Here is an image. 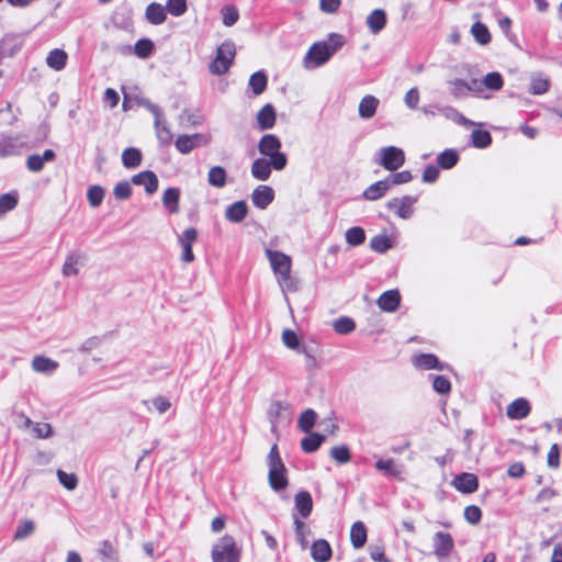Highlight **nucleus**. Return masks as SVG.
Returning a JSON list of instances; mask_svg holds the SVG:
<instances>
[{
    "mask_svg": "<svg viewBox=\"0 0 562 562\" xmlns=\"http://www.w3.org/2000/svg\"><path fill=\"white\" fill-rule=\"evenodd\" d=\"M481 82V87L485 86L491 90H499L503 87V78L499 72H488Z\"/></svg>",
    "mask_w": 562,
    "mask_h": 562,
    "instance_id": "nucleus-53",
    "label": "nucleus"
},
{
    "mask_svg": "<svg viewBox=\"0 0 562 562\" xmlns=\"http://www.w3.org/2000/svg\"><path fill=\"white\" fill-rule=\"evenodd\" d=\"M104 198V189L101 186L94 184L89 187L87 191V199L92 207L99 206Z\"/></svg>",
    "mask_w": 562,
    "mask_h": 562,
    "instance_id": "nucleus-48",
    "label": "nucleus"
},
{
    "mask_svg": "<svg viewBox=\"0 0 562 562\" xmlns=\"http://www.w3.org/2000/svg\"><path fill=\"white\" fill-rule=\"evenodd\" d=\"M166 11L173 16H182L188 11L187 0H167Z\"/></svg>",
    "mask_w": 562,
    "mask_h": 562,
    "instance_id": "nucleus-47",
    "label": "nucleus"
},
{
    "mask_svg": "<svg viewBox=\"0 0 562 562\" xmlns=\"http://www.w3.org/2000/svg\"><path fill=\"white\" fill-rule=\"evenodd\" d=\"M155 130H156V136L158 140L162 144H168L172 139V133L170 128L167 125V122L165 121L164 116L160 117L159 123H157V120H155Z\"/></svg>",
    "mask_w": 562,
    "mask_h": 562,
    "instance_id": "nucleus-43",
    "label": "nucleus"
},
{
    "mask_svg": "<svg viewBox=\"0 0 562 562\" xmlns=\"http://www.w3.org/2000/svg\"><path fill=\"white\" fill-rule=\"evenodd\" d=\"M138 104L148 110L154 115L155 120H157V123H159L160 117L164 116L162 110L159 105L153 103L149 99L146 98H142L138 101Z\"/></svg>",
    "mask_w": 562,
    "mask_h": 562,
    "instance_id": "nucleus-61",
    "label": "nucleus"
},
{
    "mask_svg": "<svg viewBox=\"0 0 562 562\" xmlns=\"http://www.w3.org/2000/svg\"><path fill=\"white\" fill-rule=\"evenodd\" d=\"M267 83L268 78L262 70L252 74L248 79V86L251 88L256 95L261 94L266 90Z\"/></svg>",
    "mask_w": 562,
    "mask_h": 562,
    "instance_id": "nucleus-33",
    "label": "nucleus"
},
{
    "mask_svg": "<svg viewBox=\"0 0 562 562\" xmlns=\"http://www.w3.org/2000/svg\"><path fill=\"white\" fill-rule=\"evenodd\" d=\"M342 45L344 37L335 33L327 41L314 43L304 57V67L312 69L324 65Z\"/></svg>",
    "mask_w": 562,
    "mask_h": 562,
    "instance_id": "nucleus-1",
    "label": "nucleus"
},
{
    "mask_svg": "<svg viewBox=\"0 0 562 562\" xmlns=\"http://www.w3.org/2000/svg\"><path fill=\"white\" fill-rule=\"evenodd\" d=\"M142 151L136 147H128L122 154V162L125 168L134 169L142 164Z\"/></svg>",
    "mask_w": 562,
    "mask_h": 562,
    "instance_id": "nucleus-30",
    "label": "nucleus"
},
{
    "mask_svg": "<svg viewBox=\"0 0 562 562\" xmlns=\"http://www.w3.org/2000/svg\"><path fill=\"white\" fill-rule=\"evenodd\" d=\"M98 554L101 557L103 562H116L119 558L116 548L109 540H103L100 542Z\"/></svg>",
    "mask_w": 562,
    "mask_h": 562,
    "instance_id": "nucleus-32",
    "label": "nucleus"
},
{
    "mask_svg": "<svg viewBox=\"0 0 562 562\" xmlns=\"http://www.w3.org/2000/svg\"><path fill=\"white\" fill-rule=\"evenodd\" d=\"M282 341L290 349H293V350L299 349V346H300L299 337L291 329L283 330V333H282Z\"/></svg>",
    "mask_w": 562,
    "mask_h": 562,
    "instance_id": "nucleus-64",
    "label": "nucleus"
},
{
    "mask_svg": "<svg viewBox=\"0 0 562 562\" xmlns=\"http://www.w3.org/2000/svg\"><path fill=\"white\" fill-rule=\"evenodd\" d=\"M452 483L458 491L467 494L475 492L479 487L476 475L468 472L457 475Z\"/></svg>",
    "mask_w": 562,
    "mask_h": 562,
    "instance_id": "nucleus-14",
    "label": "nucleus"
},
{
    "mask_svg": "<svg viewBox=\"0 0 562 562\" xmlns=\"http://www.w3.org/2000/svg\"><path fill=\"white\" fill-rule=\"evenodd\" d=\"M145 18L150 24L160 25L167 20L166 8L158 2H151L146 7Z\"/></svg>",
    "mask_w": 562,
    "mask_h": 562,
    "instance_id": "nucleus-17",
    "label": "nucleus"
},
{
    "mask_svg": "<svg viewBox=\"0 0 562 562\" xmlns=\"http://www.w3.org/2000/svg\"><path fill=\"white\" fill-rule=\"evenodd\" d=\"M316 418H317V415L313 409H311V408L305 409L301 414L299 422H297L300 429L304 432H310L311 429L313 428V426L315 425Z\"/></svg>",
    "mask_w": 562,
    "mask_h": 562,
    "instance_id": "nucleus-42",
    "label": "nucleus"
},
{
    "mask_svg": "<svg viewBox=\"0 0 562 562\" xmlns=\"http://www.w3.org/2000/svg\"><path fill=\"white\" fill-rule=\"evenodd\" d=\"M472 145L476 148H486L492 143V136L490 132L475 130L471 134Z\"/></svg>",
    "mask_w": 562,
    "mask_h": 562,
    "instance_id": "nucleus-46",
    "label": "nucleus"
},
{
    "mask_svg": "<svg viewBox=\"0 0 562 562\" xmlns=\"http://www.w3.org/2000/svg\"><path fill=\"white\" fill-rule=\"evenodd\" d=\"M331 554L330 544L326 540L319 539L312 544L311 555L316 562H327L330 560Z\"/></svg>",
    "mask_w": 562,
    "mask_h": 562,
    "instance_id": "nucleus-19",
    "label": "nucleus"
},
{
    "mask_svg": "<svg viewBox=\"0 0 562 562\" xmlns=\"http://www.w3.org/2000/svg\"><path fill=\"white\" fill-rule=\"evenodd\" d=\"M440 112L449 120L453 121L454 123L462 125L464 127H470L476 125L475 122L467 119L464 115H462L458 110L446 106L440 109Z\"/></svg>",
    "mask_w": 562,
    "mask_h": 562,
    "instance_id": "nucleus-36",
    "label": "nucleus"
},
{
    "mask_svg": "<svg viewBox=\"0 0 562 562\" xmlns=\"http://www.w3.org/2000/svg\"><path fill=\"white\" fill-rule=\"evenodd\" d=\"M350 541L356 549L362 548L367 542V528L363 522L356 521L350 529Z\"/></svg>",
    "mask_w": 562,
    "mask_h": 562,
    "instance_id": "nucleus-28",
    "label": "nucleus"
},
{
    "mask_svg": "<svg viewBox=\"0 0 562 562\" xmlns=\"http://www.w3.org/2000/svg\"><path fill=\"white\" fill-rule=\"evenodd\" d=\"M211 558L212 562H240L241 549L232 536L225 535L213 544Z\"/></svg>",
    "mask_w": 562,
    "mask_h": 562,
    "instance_id": "nucleus-4",
    "label": "nucleus"
},
{
    "mask_svg": "<svg viewBox=\"0 0 562 562\" xmlns=\"http://www.w3.org/2000/svg\"><path fill=\"white\" fill-rule=\"evenodd\" d=\"M272 168V159L258 158L251 165V173L256 179L266 181L269 179Z\"/></svg>",
    "mask_w": 562,
    "mask_h": 562,
    "instance_id": "nucleus-18",
    "label": "nucleus"
},
{
    "mask_svg": "<svg viewBox=\"0 0 562 562\" xmlns=\"http://www.w3.org/2000/svg\"><path fill=\"white\" fill-rule=\"evenodd\" d=\"M295 508L302 517L306 518L313 509V499L308 492L301 491L295 495Z\"/></svg>",
    "mask_w": 562,
    "mask_h": 562,
    "instance_id": "nucleus-26",
    "label": "nucleus"
},
{
    "mask_svg": "<svg viewBox=\"0 0 562 562\" xmlns=\"http://www.w3.org/2000/svg\"><path fill=\"white\" fill-rule=\"evenodd\" d=\"M281 142L273 134H266L261 137L258 149L261 155L272 159L273 169L282 170L288 164V158L284 153L280 151Z\"/></svg>",
    "mask_w": 562,
    "mask_h": 562,
    "instance_id": "nucleus-5",
    "label": "nucleus"
},
{
    "mask_svg": "<svg viewBox=\"0 0 562 562\" xmlns=\"http://www.w3.org/2000/svg\"><path fill=\"white\" fill-rule=\"evenodd\" d=\"M434 390L439 394H446L450 391V381L443 375H436L432 381Z\"/></svg>",
    "mask_w": 562,
    "mask_h": 562,
    "instance_id": "nucleus-63",
    "label": "nucleus"
},
{
    "mask_svg": "<svg viewBox=\"0 0 562 562\" xmlns=\"http://www.w3.org/2000/svg\"><path fill=\"white\" fill-rule=\"evenodd\" d=\"M175 146L181 154H189L193 148H195L192 139L187 134L179 135L176 139Z\"/></svg>",
    "mask_w": 562,
    "mask_h": 562,
    "instance_id": "nucleus-57",
    "label": "nucleus"
},
{
    "mask_svg": "<svg viewBox=\"0 0 562 562\" xmlns=\"http://www.w3.org/2000/svg\"><path fill=\"white\" fill-rule=\"evenodd\" d=\"M413 179L411 171L404 170L401 172L393 173L386 178L390 181V187L407 183Z\"/></svg>",
    "mask_w": 562,
    "mask_h": 562,
    "instance_id": "nucleus-60",
    "label": "nucleus"
},
{
    "mask_svg": "<svg viewBox=\"0 0 562 562\" xmlns=\"http://www.w3.org/2000/svg\"><path fill=\"white\" fill-rule=\"evenodd\" d=\"M85 257L77 252H71L66 257L63 266V274L66 277L78 274L76 266L81 262Z\"/></svg>",
    "mask_w": 562,
    "mask_h": 562,
    "instance_id": "nucleus-38",
    "label": "nucleus"
},
{
    "mask_svg": "<svg viewBox=\"0 0 562 562\" xmlns=\"http://www.w3.org/2000/svg\"><path fill=\"white\" fill-rule=\"evenodd\" d=\"M271 268L283 293L299 290V280L291 276V258L280 251L267 250Z\"/></svg>",
    "mask_w": 562,
    "mask_h": 562,
    "instance_id": "nucleus-2",
    "label": "nucleus"
},
{
    "mask_svg": "<svg viewBox=\"0 0 562 562\" xmlns=\"http://www.w3.org/2000/svg\"><path fill=\"white\" fill-rule=\"evenodd\" d=\"M35 526L32 520H24L16 527L13 539L19 541L27 538L34 532Z\"/></svg>",
    "mask_w": 562,
    "mask_h": 562,
    "instance_id": "nucleus-52",
    "label": "nucleus"
},
{
    "mask_svg": "<svg viewBox=\"0 0 562 562\" xmlns=\"http://www.w3.org/2000/svg\"><path fill=\"white\" fill-rule=\"evenodd\" d=\"M32 368L40 373L53 372L58 368V362L45 356H36L32 360Z\"/></svg>",
    "mask_w": 562,
    "mask_h": 562,
    "instance_id": "nucleus-31",
    "label": "nucleus"
},
{
    "mask_svg": "<svg viewBox=\"0 0 562 562\" xmlns=\"http://www.w3.org/2000/svg\"><path fill=\"white\" fill-rule=\"evenodd\" d=\"M226 171L221 166H214L209 170V184L215 188H223L226 184Z\"/></svg>",
    "mask_w": 562,
    "mask_h": 562,
    "instance_id": "nucleus-35",
    "label": "nucleus"
},
{
    "mask_svg": "<svg viewBox=\"0 0 562 562\" xmlns=\"http://www.w3.org/2000/svg\"><path fill=\"white\" fill-rule=\"evenodd\" d=\"M135 186H144L147 194H154L158 189V178L154 171L145 170L136 173L131 179Z\"/></svg>",
    "mask_w": 562,
    "mask_h": 562,
    "instance_id": "nucleus-11",
    "label": "nucleus"
},
{
    "mask_svg": "<svg viewBox=\"0 0 562 562\" xmlns=\"http://www.w3.org/2000/svg\"><path fill=\"white\" fill-rule=\"evenodd\" d=\"M330 457L338 463H347L350 460V452L347 446H336L331 448Z\"/></svg>",
    "mask_w": 562,
    "mask_h": 562,
    "instance_id": "nucleus-56",
    "label": "nucleus"
},
{
    "mask_svg": "<svg viewBox=\"0 0 562 562\" xmlns=\"http://www.w3.org/2000/svg\"><path fill=\"white\" fill-rule=\"evenodd\" d=\"M482 510L475 505H470L464 508V518L468 522L475 525L481 520Z\"/></svg>",
    "mask_w": 562,
    "mask_h": 562,
    "instance_id": "nucleus-62",
    "label": "nucleus"
},
{
    "mask_svg": "<svg viewBox=\"0 0 562 562\" xmlns=\"http://www.w3.org/2000/svg\"><path fill=\"white\" fill-rule=\"evenodd\" d=\"M366 24L372 34H379L386 24V13L382 9L373 10L368 16Z\"/></svg>",
    "mask_w": 562,
    "mask_h": 562,
    "instance_id": "nucleus-20",
    "label": "nucleus"
},
{
    "mask_svg": "<svg viewBox=\"0 0 562 562\" xmlns=\"http://www.w3.org/2000/svg\"><path fill=\"white\" fill-rule=\"evenodd\" d=\"M257 123L261 131L272 128L276 124V110L268 103L257 114Z\"/></svg>",
    "mask_w": 562,
    "mask_h": 562,
    "instance_id": "nucleus-21",
    "label": "nucleus"
},
{
    "mask_svg": "<svg viewBox=\"0 0 562 562\" xmlns=\"http://www.w3.org/2000/svg\"><path fill=\"white\" fill-rule=\"evenodd\" d=\"M225 217L232 223H239L246 217V200H239L231 204L225 212Z\"/></svg>",
    "mask_w": 562,
    "mask_h": 562,
    "instance_id": "nucleus-27",
    "label": "nucleus"
},
{
    "mask_svg": "<svg viewBox=\"0 0 562 562\" xmlns=\"http://www.w3.org/2000/svg\"><path fill=\"white\" fill-rule=\"evenodd\" d=\"M333 327L336 333L340 335H347L355 330L356 323L352 318L342 316L333 323Z\"/></svg>",
    "mask_w": 562,
    "mask_h": 562,
    "instance_id": "nucleus-44",
    "label": "nucleus"
},
{
    "mask_svg": "<svg viewBox=\"0 0 562 562\" xmlns=\"http://www.w3.org/2000/svg\"><path fill=\"white\" fill-rule=\"evenodd\" d=\"M401 302V294L398 290H389L380 295L376 301L378 306L389 313H393L397 310Z\"/></svg>",
    "mask_w": 562,
    "mask_h": 562,
    "instance_id": "nucleus-13",
    "label": "nucleus"
},
{
    "mask_svg": "<svg viewBox=\"0 0 562 562\" xmlns=\"http://www.w3.org/2000/svg\"><path fill=\"white\" fill-rule=\"evenodd\" d=\"M471 34L480 45H486L491 42V34L487 26L481 22H475L471 27Z\"/></svg>",
    "mask_w": 562,
    "mask_h": 562,
    "instance_id": "nucleus-39",
    "label": "nucleus"
},
{
    "mask_svg": "<svg viewBox=\"0 0 562 562\" xmlns=\"http://www.w3.org/2000/svg\"><path fill=\"white\" fill-rule=\"evenodd\" d=\"M550 81L542 76H535L531 78L529 91L532 94H542L548 91Z\"/></svg>",
    "mask_w": 562,
    "mask_h": 562,
    "instance_id": "nucleus-49",
    "label": "nucleus"
},
{
    "mask_svg": "<svg viewBox=\"0 0 562 562\" xmlns=\"http://www.w3.org/2000/svg\"><path fill=\"white\" fill-rule=\"evenodd\" d=\"M458 160V153L453 149H446L445 151L439 154L437 158V162L442 169H450L454 167Z\"/></svg>",
    "mask_w": 562,
    "mask_h": 562,
    "instance_id": "nucleus-40",
    "label": "nucleus"
},
{
    "mask_svg": "<svg viewBox=\"0 0 562 562\" xmlns=\"http://www.w3.org/2000/svg\"><path fill=\"white\" fill-rule=\"evenodd\" d=\"M390 188L391 187H390L389 180H386V179L380 180V181L371 184L370 187H368L366 189V191L363 192V196L367 200L374 201V200H378L381 196H383Z\"/></svg>",
    "mask_w": 562,
    "mask_h": 562,
    "instance_id": "nucleus-29",
    "label": "nucleus"
},
{
    "mask_svg": "<svg viewBox=\"0 0 562 562\" xmlns=\"http://www.w3.org/2000/svg\"><path fill=\"white\" fill-rule=\"evenodd\" d=\"M346 241L350 246H359L366 240V233L362 227L355 226L346 232Z\"/></svg>",
    "mask_w": 562,
    "mask_h": 562,
    "instance_id": "nucleus-45",
    "label": "nucleus"
},
{
    "mask_svg": "<svg viewBox=\"0 0 562 562\" xmlns=\"http://www.w3.org/2000/svg\"><path fill=\"white\" fill-rule=\"evenodd\" d=\"M180 190L171 187L165 190L162 194L164 206L172 214L179 212Z\"/></svg>",
    "mask_w": 562,
    "mask_h": 562,
    "instance_id": "nucleus-22",
    "label": "nucleus"
},
{
    "mask_svg": "<svg viewBox=\"0 0 562 562\" xmlns=\"http://www.w3.org/2000/svg\"><path fill=\"white\" fill-rule=\"evenodd\" d=\"M413 363L416 368L424 370L443 369V366L439 362L438 358L431 353H422L419 356H416L413 360Z\"/></svg>",
    "mask_w": 562,
    "mask_h": 562,
    "instance_id": "nucleus-24",
    "label": "nucleus"
},
{
    "mask_svg": "<svg viewBox=\"0 0 562 562\" xmlns=\"http://www.w3.org/2000/svg\"><path fill=\"white\" fill-rule=\"evenodd\" d=\"M113 194L117 200H127L132 195V187L128 181H120L113 189Z\"/></svg>",
    "mask_w": 562,
    "mask_h": 562,
    "instance_id": "nucleus-55",
    "label": "nucleus"
},
{
    "mask_svg": "<svg viewBox=\"0 0 562 562\" xmlns=\"http://www.w3.org/2000/svg\"><path fill=\"white\" fill-rule=\"evenodd\" d=\"M236 49L233 42L222 43L216 50L214 60L210 64V71L214 75H224L228 71L235 57Z\"/></svg>",
    "mask_w": 562,
    "mask_h": 562,
    "instance_id": "nucleus-6",
    "label": "nucleus"
},
{
    "mask_svg": "<svg viewBox=\"0 0 562 562\" xmlns=\"http://www.w3.org/2000/svg\"><path fill=\"white\" fill-rule=\"evenodd\" d=\"M268 467V480L270 487L276 492L285 490L289 485L286 468L280 458L277 445H273L270 449Z\"/></svg>",
    "mask_w": 562,
    "mask_h": 562,
    "instance_id": "nucleus-3",
    "label": "nucleus"
},
{
    "mask_svg": "<svg viewBox=\"0 0 562 562\" xmlns=\"http://www.w3.org/2000/svg\"><path fill=\"white\" fill-rule=\"evenodd\" d=\"M155 50L154 42L149 38H140L134 45V53L137 57L148 58Z\"/></svg>",
    "mask_w": 562,
    "mask_h": 562,
    "instance_id": "nucleus-37",
    "label": "nucleus"
},
{
    "mask_svg": "<svg viewBox=\"0 0 562 562\" xmlns=\"http://www.w3.org/2000/svg\"><path fill=\"white\" fill-rule=\"evenodd\" d=\"M273 200L274 190L269 186L260 184L251 193L252 204L260 210H266Z\"/></svg>",
    "mask_w": 562,
    "mask_h": 562,
    "instance_id": "nucleus-10",
    "label": "nucleus"
},
{
    "mask_svg": "<svg viewBox=\"0 0 562 562\" xmlns=\"http://www.w3.org/2000/svg\"><path fill=\"white\" fill-rule=\"evenodd\" d=\"M530 409L529 402L519 397L507 406L506 414L510 419H522L529 415Z\"/></svg>",
    "mask_w": 562,
    "mask_h": 562,
    "instance_id": "nucleus-16",
    "label": "nucleus"
},
{
    "mask_svg": "<svg viewBox=\"0 0 562 562\" xmlns=\"http://www.w3.org/2000/svg\"><path fill=\"white\" fill-rule=\"evenodd\" d=\"M57 477L59 483L68 491L75 490L78 485V477L75 473L57 470Z\"/></svg>",
    "mask_w": 562,
    "mask_h": 562,
    "instance_id": "nucleus-50",
    "label": "nucleus"
},
{
    "mask_svg": "<svg viewBox=\"0 0 562 562\" xmlns=\"http://www.w3.org/2000/svg\"><path fill=\"white\" fill-rule=\"evenodd\" d=\"M375 468L379 471H383L392 476L400 475L401 471L394 465V461L392 459L389 460H379L375 463Z\"/></svg>",
    "mask_w": 562,
    "mask_h": 562,
    "instance_id": "nucleus-59",
    "label": "nucleus"
},
{
    "mask_svg": "<svg viewBox=\"0 0 562 562\" xmlns=\"http://www.w3.org/2000/svg\"><path fill=\"white\" fill-rule=\"evenodd\" d=\"M378 155V164L389 171L397 170L405 162V154L403 149L396 146L382 147Z\"/></svg>",
    "mask_w": 562,
    "mask_h": 562,
    "instance_id": "nucleus-7",
    "label": "nucleus"
},
{
    "mask_svg": "<svg viewBox=\"0 0 562 562\" xmlns=\"http://www.w3.org/2000/svg\"><path fill=\"white\" fill-rule=\"evenodd\" d=\"M67 59H68V56L65 50L55 48L49 52V54L46 58V64L49 68H52L56 71H59L66 67Z\"/></svg>",
    "mask_w": 562,
    "mask_h": 562,
    "instance_id": "nucleus-25",
    "label": "nucleus"
},
{
    "mask_svg": "<svg viewBox=\"0 0 562 562\" xmlns=\"http://www.w3.org/2000/svg\"><path fill=\"white\" fill-rule=\"evenodd\" d=\"M370 247L373 251L384 254L393 247L391 239L386 235H376L371 238Z\"/></svg>",
    "mask_w": 562,
    "mask_h": 562,
    "instance_id": "nucleus-41",
    "label": "nucleus"
},
{
    "mask_svg": "<svg viewBox=\"0 0 562 562\" xmlns=\"http://www.w3.org/2000/svg\"><path fill=\"white\" fill-rule=\"evenodd\" d=\"M221 14L225 26L234 25L239 18L238 10L234 5H224L221 10Z\"/></svg>",
    "mask_w": 562,
    "mask_h": 562,
    "instance_id": "nucleus-51",
    "label": "nucleus"
},
{
    "mask_svg": "<svg viewBox=\"0 0 562 562\" xmlns=\"http://www.w3.org/2000/svg\"><path fill=\"white\" fill-rule=\"evenodd\" d=\"M56 154L53 149H45L42 155L33 154L26 159V167L32 172H40L43 170L45 162L53 161Z\"/></svg>",
    "mask_w": 562,
    "mask_h": 562,
    "instance_id": "nucleus-15",
    "label": "nucleus"
},
{
    "mask_svg": "<svg viewBox=\"0 0 562 562\" xmlns=\"http://www.w3.org/2000/svg\"><path fill=\"white\" fill-rule=\"evenodd\" d=\"M379 105V100L373 95H366L359 103V115L360 117L368 120L374 116Z\"/></svg>",
    "mask_w": 562,
    "mask_h": 562,
    "instance_id": "nucleus-23",
    "label": "nucleus"
},
{
    "mask_svg": "<svg viewBox=\"0 0 562 562\" xmlns=\"http://www.w3.org/2000/svg\"><path fill=\"white\" fill-rule=\"evenodd\" d=\"M417 202V198L404 195L394 198L387 202V209L394 212L398 217L407 220L413 215V204Z\"/></svg>",
    "mask_w": 562,
    "mask_h": 562,
    "instance_id": "nucleus-9",
    "label": "nucleus"
},
{
    "mask_svg": "<svg viewBox=\"0 0 562 562\" xmlns=\"http://www.w3.org/2000/svg\"><path fill=\"white\" fill-rule=\"evenodd\" d=\"M434 554L438 560L447 559L454 549V541L450 533L438 531L432 538Z\"/></svg>",
    "mask_w": 562,
    "mask_h": 562,
    "instance_id": "nucleus-8",
    "label": "nucleus"
},
{
    "mask_svg": "<svg viewBox=\"0 0 562 562\" xmlns=\"http://www.w3.org/2000/svg\"><path fill=\"white\" fill-rule=\"evenodd\" d=\"M449 83L451 86L450 92L457 99L467 95L469 91L481 90V82L477 79H472L470 82H467L463 79H453L449 81Z\"/></svg>",
    "mask_w": 562,
    "mask_h": 562,
    "instance_id": "nucleus-12",
    "label": "nucleus"
},
{
    "mask_svg": "<svg viewBox=\"0 0 562 562\" xmlns=\"http://www.w3.org/2000/svg\"><path fill=\"white\" fill-rule=\"evenodd\" d=\"M324 440V435L313 432L301 440V448L304 452L312 453L315 452L321 447Z\"/></svg>",
    "mask_w": 562,
    "mask_h": 562,
    "instance_id": "nucleus-34",
    "label": "nucleus"
},
{
    "mask_svg": "<svg viewBox=\"0 0 562 562\" xmlns=\"http://www.w3.org/2000/svg\"><path fill=\"white\" fill-rule=\"evenodd\" d=\"M34 437L38 439H46L53 435L52 425L48 423H34L32 426Z\"/></svg>",
    "mask_w": 562,
    "mask_h": 562,
    "instance_id": "nucleus-54",
    "label": "nucleus"
},
{
    "mask_svg": "<svg viewBox=\"0 0 562 562\" xmlns=\"http://www.w3.org/2000/svg\"><path fill=\"white\" fill-rule=\"evenodd\" d=\"M18 204V196L14 193H3L0 195V210L8 212L13 210Z\"/></svg>",
    "mask_w": 562,
    "mask_h": 562,
    "instance_id": "nucleus-58",
    "label": "nucleus"
}]
</instances>
